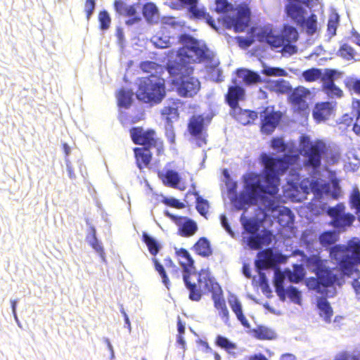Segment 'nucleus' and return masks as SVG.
I'll return each instance as SVG.
<instances>
[{"mask_svg":"<svg viewBox=\"0 0 360 360\" xmlns=\"http://www.w3.org/2000/svg\"><path fill=\"white\" fill-rule=\"evenodd\" d=\"M172 78L171 84L182 98H193L200 89V82L194 77L193 68L169 60L165 65Z\"/></svg>","mask_w":360,"mask_h":360,"instance_id":"1","label":"nucleus"},{"mask_svg":"<svg viewBox=\"0 0 360 360\" xmlns=\"http://www.w3.org/2000/svg\"><path fill=\"white\" fill-rule=\"evenodd\" d=\"M307 265L316 275V277H310L307 280L308 288L321 295L328 296V288L333 286L338 278L327 266V260L322 259L318 255H311L307 259Z\"/></svg>","mask_w":360,"mask_h":360,"instance_id":"2","label":"nucleus"},{"mask_svg":"<svg viewBox=\"0 0 360 360\" xmlns=\"http://www.w3.org/2000/svg\"><path fill=\"white\" fill-rule=\"evenodd\" d=\"M198 286L197 290L199 292L200 296L197 299H192V301L198 302L200 300L203 291L211 292L212 299L214 302V307L219 311L220 317L227 323L229 321V312L226 307V302L222 296V290L220 285L216 282L215 279L211 275V272L208 269H201L196 274Z\"/></svg>","mask_w":360,"mask_h":360,"instance_id":"3","label":"nucleus"},{"mask_svg":"<svg viewBox=\"0 0 360 360\" xmlns=\"http://www.w3.org/2000/svg\"><path fill=\"white\" fill-rule=\"evenodd\" d=\"M263 166V177L265 181L275 184L278 188L280 176L284 174L290 166L297 165L300 160L298 154H285L281 158L273 157L263 153L259 157Z\"/></svg>","mask_w":360,"mask_h":360,"instance_id":"4","label":"nucleus"},{"mask_svg":"<svg viewBox=\"0 0 360 360\" xmlns=\"http://www.w3.org/2000/svg\"><path fill=\"white\" fill-rule=\"evenodd\" d=\"M331 259L335 260L341 271L351 276L355 264H360V241H349L347 245H336L330 249Z\"/></svg>","mask_w":360,"mask_h":360,"instance_id":"5","label":"nucleus"},{"mask_svg":"<svg viewBox=\"0 0 360 360\" xmlns=\"http://www.w3.org/2000/svg\"><path fill=\"white\" fill-rule=\"evenodd\" d=\"M138 100L151 105L159 104L166 96L165 81L159 75L143 77L136 93Z\"/></svg>","mask_w":360,"mask_h":360,"instance_id":"6","label":"nucleus"},{"mask_svg":"<svg viewBox=\"0 0 360 360\" xmlns=\"http://www.w3.org/2000/svg\"><path fill=\"white\" fill-rule=\"evenodd\" d=\"M245 189L248 192V198L245 202L255 205L259 197L264 194L275 195L278 192V188L274 184L265 181L262 184V176L256 172H250L243 176Z\"/></svg>","mask_w":360,"mask_h":360,"instance_id":"7","label":"nucleus"},{"mask_svg":"<svg viewBox=\"0 0 360 360\" xmlns=\"http://www.w3.org/2000/svg\"><path fill=\"white\" fill-rule=\"evenodd\" d=\"M129 134L134 144L142 146L141 148L155 150L158 156L164 155V141L158 136L155 129H144L143 127H134L129 129Z\"/></svg>","mask_w":360,"mask_h":360,"instance_id":"8","label":"nucleus"},{"mask_svg":"<svg viewBox=\"0 0 360 360\" xmlns=\"http://www.w3.org/2000/svg\"><path fill=\"white\" fill-rule=\"evenodd\" d=\"M175 255L183 269V281L186 288L189 291L188 297L196 300L197 297H199L200 294L196 288L198 286L196 274L198 272L192 273V271L195 269L194 260L188 251L183 248L176 249Z\"/></svg>","mask_w":360,"mask_h":360,"instance_id":"9","label":"nucleus"},{"mask_svg":"<svg viewBox=\"0 0 360 360\" xmlns=\"http://www.w3.org/2000/svg\"><path fill=\"white\" fill-rule=\"evenodd\" d=\"M181 39L184 46L176 51V56L179 59L176 63L188 66L191 63L200 62L206 58L205 51L200 46L197 39L189 35H182Z\"/></svg>","mask_w":360,"mask_h":360,"instance_id":"10","label":"nucleus"},{"mask_svg":"<svg viewBox=\"0 0 360 360\" xmlns=\"http://www.w3.org/2000/svg\"><path fill=\"white\" fill-rule=\"evenodd\" d=\"M302 150L304 151V156L307 157L305 165L313 169H318L321 164L322 155L326 150L325 144L320 141L314 143L310 142L308 136L301 138Z\"/></svg>","mask_w":360,"mask_h":360,"instance_id":"11","label":"nucleus"},{"mask_svg":"<svg viewBox=\"0 0 360 360\" xmlns=\"http://www.w3.org/2000/svg\"><path fill=\"white\" fill-rule=\"evenodd\" d=\"M345 205L342 202L338 203L334 207H328L326 213L331 218L330 225L339 231H345L351 226L356 218L352 213H345Z\"/></svg>","mask_w":360,"mask_h":360,"instance_id":"12","label":"nucleus"},{"mask_svg":"<svg viewBox=\"0 0 360 360\" xmlns=\"http://www.w3.org/2000/svg\"><path fill=\"white\" fill-rule=\"evenodd\" d=\"M309 94V91L302 86L297 87L292 91L288 96V102L295 112L300 115L307 113L309 110L307 97Z\"/></svg>","mask_w":360,"mask_h":360,"instance_id":"13","label":"nucleus"},{"mask_svg":"<svg viewBox=\"0 0 360 360\" xmlns=\"http://www.w3.org/2000/svg\"><path fill=\"white\" fill-rule=\"evenodd\" d=\"M225 22L233 27L236 32H243L249 25L250 21V10L246 5L238 7L235 17H226Z\"/></svg>","mask_w":360,"mask_h":360,"instance_id":"14","label":"nucleus"},{"mask_svg":"<svg viewBox=\"0 0 360 360\" xmlns=\"http://www.w3.org/2000/svg\"><path fill=\"white\" fill-rule=\"evenodd\" d=\"M281 119V113L269 108H265L260 113L261 131L265 134H271L278 125Z\"/></svg>","mask_w":360,"mask_h":360,"instance_id":"15","label":"nucleus"},{"mask_svg":"<svg viewBox=\"0 0 360 360\" xmlns=\"http://www.w3.org/2000/svg\"><path fill=\"white\" fill-rule=\"evenodd\" d=\"M275 290L277 295L279 297L281 301H285L286 299V295L288 297L294 302L297 304L300 303L301 295L300 292L295 287L290 286L287 290L283 287V277L277 278L275 281Z\"/></svg>","mask_w":360,"mask_h":360,"instance_id":"16","label":"nucleus"},{"mask_svg":"<svg viewBox=\"0 0 360 360\" xmlns=\"http://www.w3.org/2000/svg\"><path fill=\"white\" fill-rule=\"evenodd\" d=\"M224 97L231 110L237 109L240 107L239 102L245 99V90L239 85H232L229 86Z\"/></svg>","mask_w":360,"mask_h":360,"instance_id":"17","label":"nucleus"},{"mask_svg":"<svg viewBox=\"0 0 360 360\" xmlns=\"http://www.w3.org/2000/svg\"><path fill=\"white\" fill-rule=\"evenodd\" d=\"M165 216L168 217L169 219L177 223L179 219H184V222L181 224V226L178 229V234L184 238H188L193 236L198 231L197 224L192 219L176 217L174 214H171L169 211H165Z\"/></svg>","mask_w":360,"mask_h":360,"instance_id":"18","label":"nucleus"},{"mask_svg":"<svg viewBox=\"0 0 360 360\" xmlns=\"http://www.w3.org/2000/svg\"><path fill=\"white\" fill-rule=\"evenodd\" d=\"M256 37L259 42H266L273 48L281 47L285 43L281 35L274 34L271 29L268 27L261 28Z\"/></svg>","mask_w":360,"mask_h":360,"instance_id":"19","label":"nucleus"},{"mask_svg":"<svg viewBox=\"0 0 360 360\" xmlns=\"http://www.w3.org/2000/svg\"><path fill=\"white\" fill-rule=\"evenodd\" d=\"M335 106V103L329 101L316 103L312 112L314 119L317 122L327 120L333 113Z\"/></svg>","mask_w":360,"mask_h":360,"instance_id":"20","label":"nucleus"},{"mask_svg":"<svg viewBox=\"0 0 360 360\" xmlns=\"http://www.w3.org/2000/svg\"><path fill=\"white\" fill-rule=\"evenodd\" d=\"M189 18L191 19L201 20H205V22L213 29L217 30V26L213 18L207 12L205 7H198V4L188 7Z\"/></svg>","mask_w":360,"mask_h":360,"instance_id":"21","label":"nucleus"},{"mask_svg":"<svg viewBox=\"0 0 360 360\" xmlns=\"http://www.w3.org/2000/svg\"><path fill=\"white\" fill-rule=\"evenodd\" d=\"M114 7L117 13L125 17L132 18L131 20L127 21V24H132L140 20L136 17L137 11L135 5H127L122 0H115Z\"/></svg>","mask_w":360,"mask_h":360,"instance_id":"22","label":"nucleus"},{"mask_svg":"<svg viewBox=\"0 0 360 360\" xmlns=\"http://www.w3.org/2000/svg\"><path fill=\"white\" fill-rule=\"evenodd\" d=\"M133 150L137 167L141 170L148 168L153 158L151 150L147 148L136 147Z\"/></svg>","mask_w":360,"mask_h":360,"instance_id":"23","label":"nucleus"},{"mask_svg":"<svg viewBox=\"0 0 360 360\" xmlns=\"http://www.w3.org/2000/svg\"><path fill=\"white\" fill-rule=\"evenodd\" d=\"M335 293V289L333 291L328 290V296L323 295V297H320L317 301V307L319 309V315L323 318V320L329 323L331 321V318L333 315V311L330 305V303L327 301V297H333Z\"/></svg>","mask_w":360,"mask_h":360,"instance_id":"24","label":"nucleus"},{"mask_svg":"<svg viewBox=\"0 0 360 360\" xmlns=\"http://www.w3.org/2000/svg\"><path fill=\"white\" fill-rule=\"evenodd\" d=\"M232 110L233 117L243 125L249 124L257 118V112L254 110H244L240 107Z\"/></svg>","mask_w":360,"mask_h":360,"instance_id":"25","label":"nucleus"},{"mask_svg":"<svg viewBox=\"0 0 360 360\" xmlns=\"http://www.w3.org/2000/svg\"><path fill=\"white\" fill-rule=\"evenodd\" d=\"M192 250L202 257H209L212 255V248L209 240L205 237L200 238L193 245Z\"/></svg>","mask_w":360,"mask_h":360,"instance_id":"26","label":"nucleus"},{"mask_svg":"<svg viewBox=\"0 0 360 360\" xmlns=\"http://www.w3.org/2000/svg\"><path fill=\"white\" fill-rule=\"evenodd\" d=\"M228 302L231 310L236 314L238 320L240 322V323L244 327L249 328L250 324L246 317L243 314L242 304L236 296H231L229 298Z\"/></svg>","mask_w":360,"mask_h":360,"instance_id":"27","label":"nucleus"},{"mask_svg":"<svg viewBox=\"0 0 360 360\" xmlns=\"http://www.w3.org/2000/svg\"><path fill=\"white\" fill-rule=\"evenodd\" d=\"M158 176L164 185L174 188H177L180 181L178 172L172 169H168L165 172L159 171Z\"/></svg>","mask_w":360,"mask_h":360,"instance_id":"28","label":"nucleus"},{"mask_svg":"<svg viewBox=\"0 0 360 360\" xmlns=\"http://www.w3.org/2000/svg\"><path fill=\"white\" fill-rule=\"evenodd\" d=\"M286 12L297 26L304 22L305 11L301 6L289 4L286 6Z\"/></svg>","mask_w":360,"mask_h":360,"instance_id":"29","label":"nucleus"},{"mask_svg":"<svg viewBox=\"0 0 360 360\" xmlns=\"http://www.w3.org/2000/svg\"><path fill=\"white\" fill-rule=\"evenodd\" d=\"M204 127V118L202 115H193L188 122V129L189 133L198 137L202 134Z\"/></svg>","mask_w":360,"mask_h":360,"instance_id":"30","label":"nucleus"},{"mask_svg":"<svg viewBox=\"0 0 360 360\" xmlns=\"http://www.w3.org/2000/svg\"><path fill=\"white\" fill-rule=\"evenodd\" d=\"M271 242V233L269 232L263 235L252 234L248 238V244L250 248L258 250L263 244H269Z\"/></svg>","mask_w":360,"mask_h":360,"instance_id":"31","label":"nucleus"},{"mask_svg":"<svg viewBox=\"0 0 360 360\" xmlns=\"http://www.w3.org/2000/svg\"><path fill=\"white\" fill-rule=\"evenodd\" d=\"M161 115L165 122V124H173L179 118V112L177 107L165 106L161 110Z\"/></svg>","mask_w":360,"mask_h":360,"instance_id":"32","label":"nucleus"},{"mask_svg":"<svg viewBox=\"0 0 360 360\" xmlns=\"http://www.w3.org/2000/svg\"><path fill=\"white\" fill-rule=\"evenodd\" d=\"M134 92L131 89H120L117 93L118 105L128 108L132 103Z\"/></svg>","mask_w":360,"mask_h":360,"instance_id":"33","label":"nucleus"},{"mask_svg":"<svg viewBox=\"0 0 360 360\" xmlns=\"http://www.w3.org/2000/svg\"><path fill=\"white\" fill-rule=\"evenodd\" d=\"M254 336L258 340H273L276 338L275 332L271 328L259 326L252 330Z\"/></svg>","mask_w":360,"mask_h":360,"instance_id":"34","label":"nucleus"},{"mask_svg":"<svg viewBox=\"0 0 360 360\" xmlns=\"http://www.w3.org/2000/svg\"><path fill=\"white\" fill-rule=\"evenodd\" d=\"M319 240L323 247L328 248L336 243L338 234L335 231H324L319 236Z\"/></svg>","mask_w":360,"mask_h":360,"instance_id":"35","label":"nucleus"},{"mask_svg":"<svg viewBox=\"0 0 360 360\" xmlns=\"http://www.w3.org/2000/svg\"><path fill=\"white\" fill-rule=\"evenodd\" d=\"M139 67L143 72L150 75H157L163 71L162 66L153 61H143L140 63Z\"/></svg>","mask_w":360,"mask_h":360,"instance_id":"36","label":"nucleus"},{"mask_svg":"<svg viewBox=\"0 0 360 360\" xmlns=\"http://www.w3.org/2000/svg\"><path fill=\"white\" fill-rule=\"evenodd\" d=\"M86 238L91 248L101 256H103L104 250L102 245L96 238V231L94 226H91L89 228V236H88Z\"/></svg>","mask_w":360,"mask_h":360,"instance_id":"37","label":"nucleus"},{"mask_svg":"<svg viewBox=\"0 0 360 360\" xmlns=\"http://www.w3.org/2000/svg\"><path fill=\"white\" fill-rule=\"evenodd\" d=\"M281 37H283L284 42L291 43L297 41L299 34L294 27L285 25L282 30Z\"/></svg>","mask_w":360,"mask_h":360,"instance_id":"38","label":"nucleus"},{"mask_svg":"<svg viewBox=\"0 0 360 360\" xmlns=\"http://www.w3.org/2000/svg\"><path fill=\"white\" fill-rule=\"evenodd\" d=\"M193 194L195 196L196 198V205L195 208L197 211L203 217H205L208 213L209 210V202L207 200L202 198L197 191L190 192L188 191L187 194Z\"/></svg>","mask_w":360,"mask_h":360,"instance_id":"39","label":"nucleus"},{"mask_svg":"<svg viewBox=\"0 0 360 360\" xmlns=\"http://www.w3.org/2000/svg\"><path fill=\"white\" fill-rule=\"evenodd\" d=\"M298 26L304 29L307 34H314L316 32L317 28L316 15L315 14H311L307 20L304 18V22Z\"/></svg>","mask_w":360,"mask_h":360,"instance_id":"40","label":"nucleus"},{"mask_svg":"<svg viewBox=\"0 0 360 360\" xmlns=\"http://www.w3.org/2000/svg\"><path fill=\"white\" fill-rule=\"evenodd\" d=\"M143 15L148 22H152L158 17V9L153 2H148L143 6Z\"/></svg>","mask_w":360,"mask_h":360,"instance_id":"41","label":"nucleus"},{"mask_svg":"<svg viewBox=\"0 0 360 360\" xmlns=\"http://www.w3.org/2000/svg\"><path fill=\"white\" fill-rule=\"evenodd\" d=\"M142 239H143V241L147 245L149 252L152 255L155 256L158 253V252L160 251V245L158 243V242L155 238L150 236L146 232L143 233Z\"/></svg>","mask_w":360,"mask_h":360,"instance_id":"42","label":"nucleus"},{"mask_svg":"<svg viewBox=\"0 0 360 360\" xmlns=\"http://www.w3.org/2000/svg\"><path fill=\"white\" fill-rule=\"evenodd\" d=\"M244 75L243 76V81L246 85H252L262 82L260 75L250 70H243Z\"/></svg>","mask_w":360,"mask_h":360,"instance_id":"43","label":"nucleus"},{"mask_svg":"<svg viewBox=\"0 0 360 360\" xmlns=\"http://www.w3.org/2000/svg\"><path fill=\"white\" fill-rule=\"evenodd\" d=\"M152 261L155 271L159 274L160 276L162 278V283L167 289H169L170 285V281L167 276L164 266L161 264L156 258H153Z\"/></svg>","mask_w":360,"mask_h":360,"instance_id":"44","label":"nucleus"},{"mask_svg":"<svg viewBox=\"0 0 360 360\" xmlns=\"http://www.w3.org/2000/svg\"><path fill=\"white\" fill-rule=\"evenodd\" d=\"M215 344L229 353L236 348L235 343L231 342L228 338L221 335L217 336Z\"/></svg>","mask_w":360,"mask_h":360,"instance_id":"45","label":"nucleus"},{"mask_svg":"<svg viewBox=\"0 0 360 360\" xmlns=\"http://www.w3.org/2000/svg\"><path fill=\"white\" fill-rule=\"evenodd\" d=\"M292 221L291 211L288 208H284L279 212L278 222L282 226H288Z\"/></svg>","mask_w":360,"mask_h":360,"instance_id":"46","label":"nucleus"},{"mask_svg":"<svg viewBox=\"0 0 360 360\" xmlns=\"http://www.w3.org/2000/svg\"><path fill=\"white\" fill-rule=\"evenodd\" d=\"M304 276V269L302 265L296 264L294 266L293 271H290L288 278L290 281L298 283L301 281Z\"/></svg>","mask_w":360,"mask_h":360,"instance_id":"47","label":"nucleus"},{"mask_svg":"<svg viewBox=\"0 0 360 360\" xmlns=\"http://www.w3.org/2000/svg\"><path fill=\"white\" fill-rule=\"evenodd\" d=\"M349 203L352 208L356 210V214H360V191L354 188L349 197Z\"/></svg>","mask_w":360,"mask_h":360,"instance_id":"48","label":"nucleus"},{"mask_svg":"<svg viewBox=\"0 0 360 360\" xmlns=\"http://www.w3.org/2000/svg\"><path fill=\"white\" fill-rule=\"evenodd\" d=\"M321 70L317 68H311L302 72V77L306 82H311L317 80L321 77Z\"/></svg>","mask_w":360,"mask_h":360,"instance_id":"49","label":"nucleus"},{"mask_svg":"<svg viewBox=\"0 0 360 360\" xmlns=\"http://www.w3.org/2000/svg\"><path fill=\"white\" fill-rule=\"evenodd\" d=\"M151 41L154 46L159 49H165L170 46L169 39L167 36L156 34L152 37Z\"/></svg>","mask_w":360,"mask_h":360,"instance_id":"50","label":"nucleus"},{"mask_svg":"<svg viewBox=\"0 0 360 360\" xmlns=\"http://www.w3.org/2000/svg\"><path fill=\"white\" fill-rule=\"evenodd\" d=\"M99 27L102 30H105L109 28L111 22V19L108 13L106 11H102L98 14Z\"/></svg>","mask_w":360,"mask_h":360,"instance_id":"51","label":"nucleus"},{"mask_svg":"<svg viewBox=\"0 0 360 360\" xmlns=\"http://www.w3.org/2000/svg\"><path fill=\"white\" fill-rule=\"evenodd\" d=\"M259 257H262L266 264L271 267H273L276 265L277 261L276 259L275 255L271 249H266L262 252L259 255Z\"/></svg>","mask_w":360,"mask_h":360,"instance_id":"52","label":"nucleus"},{"mask_svg":"<svg viewBox=\"0 0 360 360\" xmlns=\"http://www.w3.org/2000/svg\"><path fill=\"white\" fill-rule=\"evenodd\" d=\"M215 10L219 13H227L233 10V6L228 2V0H216Z\"/></svg>","mask_w":360,"mask_h":360,"instance_id":"53","label":"nucleus"},{"mask_svg":"<svg viewBox=\"0 0 360 360\" xmlns=\"http://www.w3.org/2000/svg\"><path fill=\"white\" fill-rule=\"evenodd\" d=\"M245 231L251 234H255L259 229V224L252 219H246L243 223Z\"/></svg>","mask_w":360,"mask_h":360,"instance_id":"54","label":"nucleus"},{"mask_svg":"<svg viewBox=\"0 0 360 360\" xmlns=\"http://www.w3.org/2000/svg\"><path fill=\"white\" fill-rule=\"evenodd\" d=\"M271 146L273 149L280 153H284L287 149L286 143L281 137H276L272 139L271 141Z\"/></svg>","mask_w":360,"mask_h":360,"instance_id":"55","label":"nucleus"},{"mask_svg":"<svg viewBox=\"0 0 360 360\" xmlns=\"http://www.w3.org/2000/svg\"><path fill=\"white\" fill-rule=\"evenodd\" d=\"M339 23V16L335 14L331 16L328 21V31L332 35L336 34V30Z\"/></svg>","mask_w":360,"mask_h":360,"instance_id":"56","label":"nucleus"},{"mask_svg":"<svg viewBox=\"0 0 360 360\" xmlns=\"http://www.w3.org/2000/svg\"><path fill=\"white\" fill-rule=\"evenodd\" d=\"M96 0H85L84 2V12L86 19L89 20L93 14L96 8Z\"/></svg>","mask_w":360,"mask_h":360,"instance_id":"57","label":"nucleus"},{"mask_svg":"<svg viewBox=\"0 0 360 360\" xmlns=\"http://www.w3.org/2000/svg\"><path fill=\"white\" fill-rule=\"evenodd\" d=\"M325 88L327 90V93H330L337 97H341L342 95V90L335 84L333 81L328 82Z\"/></svg>","mask_w":360,"mask_h":360,"instance_id":"58","label":"nucleus"},{"mask_svg":"<svg viewBox=\"0 0 360 360\" xmlns=\"http://www.w3.org/2000/svg\"><path fill=\"white\" fill-rule=\"evenodd\" d=\"M339 51L340 55L346 59H351L354 55V49L347 44H343Z\"/></svg>","mask_w":360,"mask_h":360,"instance_id":"59","label":"nucleus"},{"mask_svg":"<svg viewBox=\"0 0 360 360\" xmlns=\"http://www.w3.org/2000/svg\"><path fill=\"white\" fill-rule=\"evenodd\" d=\"M165 135L169 143L174 144L175 143L176 135L173 124H165Z\"/></svg>","mask_w":360,"mask_h":360,"instance_id":"60","label":"nucleus"},{"mask_svg":"<svg viewBox=\"0 0 360 360\" xmlns=\"http://www.w3.org/2000/svg\"><path fill=\"white\" fill-rule=\"evenodd\" d=\"M164 203L167 205L174 207L176 209H182L185 207L184 203L180 202L179 200L176 198H166L164 200Z\"/></svg>","mask_w":360,"mask_h":360,"instance_id":"61","label":"nucleus"},{"mask_svg":"<svg viewBox=\"0 0 360 360\" xmlns=\"http://www.w3.org/2000/svg\"><path fill=\"white\" fill-rule=\"evenodd\" d=\"M164 262H165V267L167 269H172L173 273L176 274L177 277H179V276H178L179 269L176 267V266L175 265V264L173 262V260L172 259V258H170L169 257L165 258L164 259Z\"/></svg>","mask_w":360,"mask_h":360,"instance_id":"62","label":"nucleus"},{"mask_svg":"<svg viewBox=\"0 0 360 360\" xmlns=\"http://www.w3.org/2000/svg\"><path fill=\"white\" fill-rule=\"evenodd\" d=\"M177 329H178V332H179L178 340L179 342L184 343L182 335L185 333V326L182 323L180 318H179L178 321H177Z\"/></svg>","mask_w":360,"mask_h":360,"instance_id":"63","label":"nucleus"},{"mask_svg":"<svg viewBox=\"0 0 360 360\" xmlns=\"http://www.w3.org/2000/svg\"><path fill=\"white\" fill-rule=\"evenodd\" d=\"M282 51L284 53H288L290 55H292L297 52V47L294 45L290 44V43L285 44L281 46Z\"/></svg>","mask_w":360,"mask_h":360,"instance_id":"64","label":"nucleus"}]
</instances>
